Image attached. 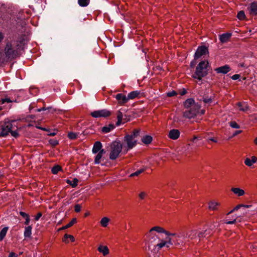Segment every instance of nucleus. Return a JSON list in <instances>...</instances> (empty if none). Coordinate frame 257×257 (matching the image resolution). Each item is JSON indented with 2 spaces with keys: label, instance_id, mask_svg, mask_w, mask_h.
<instances>
[{
  "label": "nucleus",
  "instance_id": "1",
  "mask_svg": "<svg viewBox=\"0 0 257 257\" xmlns=\"http://www.w3.org/2000/svg\"><path fill=\"white\" fill-rule=\"evenodd\" d=\"M21 41L16 37L10 38L5 42L3 54L0 58V62L4 63L12 61L20 55Z\"/></svg>",
  "mask_w": 257,
  "mask_h": 257
},
{
  "label": "nucleus",
  "instance_id": "2",
  "mask_svg": "<svg viewBox=\"0 0 257 257\" xmlns=\"http://www.w3.org/2000/svg\"><path fill=\"white\" fill-rule=\"evenodd\" d=\"M156 233L157 232L155 226L151 228L149 231L146 234L145 247L146 249L151 252L160 250L164 247L167 248V244H169L167 240H160Z\"/></svg>",
  "mask_w": 257,
  "mask_h": 257
},
{
  "label": "nucleus",
  "instance_id": "3",
  "mask_svg": "<svg viewBox=\"0 0 257 257\" xmlns=\"http://www.w3.org/2000/svg\"><path fill=\"white\" fill-rule=\"evenodd\" d=\"M140 132L139 130H135L132 134L126 135L124 137L122 145L123 150L125 152L133 149L137 145V138L139 136Z\"/></svg>",
  "mask_w": 257,
  "mask_h": 257
},
{
  "label": "nucleus",
  "instance_id": "4",
  "mask_svg": "<svg viewBox=\"0 0 257 257\" xmlns=\"http://www.w3.org/2000/svg\"><path fill=\"white\" fill-rule=\"evenodd\" d=\"M167 242L169 243L167 244V248L174 244L175 245H183L186 244L188 241L185 235V231H183L178 233H175L174 236L168 238Z\"/></svg>",
  "mask_w": 257,
  "mask_h": 257
},
{
  "label": "nucleus",
  "instance_id": "5",
  "mask_svg": "<svg viewBox=\"0 0 257 257\" xmlns=\"http://www.w3.org/2000/svg\"><path fill=\"white\" fill-rule=\"evenodd\" d=\"M209 63L207 61H202L196 68L195 73L193 75V77L199 80L205 77L208 74V67Z\"/></svg>",
  "mask_w": 257,
  "mask_h": 257
},
{
  "label": "nucleus",
  "instance_id": "6",
  "mask_svg": "<svg viewBox=\"0 0 257 257\" xmlns=\"http://www.w3.org/2000/svg\"><path fill=\"white\" fill-rule=\"evenodd\" d=\"M110 147L109 158L110 160H114L118 157L123 149L122 145L120 142L114 141L111 144Z\"/></svg>",
  "mask_w": 257,
  "mask_h": 257
},
{
  "label": "nucleus",
  "instance_id": "7",
  "mask_svg": "<svg viewBox=\"0 0 257 257\" xmlns=\"http://www.w3.org/2000/svg\"><path fill=\"white\" fill-rule=\"evenodd\" d=\"M204 113V110H200V105H195L194 107L185 111L183 112V116L187 118L191 119L195 117L199 114H203Z\"/></svg>",
  "mask_w": 257,
  "mask_h": 257
},
{
  "label": "nucleus",
  "instance_id": "8",
  "mask_svg": "<svg viewBox=\"0 0 257 257\" xmlns=\"http://www.w3.org/2000/svg\"><path fill=\"white\" fill-rule=\"evenodd\" d=\"M14 121V120L5 121L0 123V137H6L9 135L12 129V123Z\"/></svg>",
  "mask_w": 257,
  "mask_h": 257
},
{
  "label": "nucleus",
  "instance_id": "9",
  "mask_svg": "<svg viewBox=\"0 0 257 257\" xmlns=\"http://www.w3.org/2000/svg\"><path fill=\"white\" fill-rule=\"evenodd\" d=\"M91 115L95 118L106 117L110 115L111 112L107 109L95 110L91 112Z\"/></svg>",
  "mask_w": 257,
  "mask_h": 257
},
{
  "label": "nucleus",
  "instance_id": "10",
  "mask_svg": "<svg viewBox=\"0 0 257 257\" xmlns=\"http://www.w3.org/2000/svg\"><path fill=\"white\" fill-rule=\"evenodd\" d=\"M208 54V48L205 46H199L196 51L194 55V60L201 58Z\"/></svg>",
  "mask_w": 257,
  "mask_h": 257
},
{
  "label": "nucleus",
  "instance_id": "11",
  "mask_svg": "<svg viewBox=\"0 0 257 257\" xmlns=\"http://www.w3.org/2000/svg\"><path fill=\"white\" fill-rule=\"evenodd\" d=\"M157 229V232L158 233H164L166 236L165 240H168V238L173 237L175 233H171L169 231L166 230L163 227L159 226H156Z\"/></svg>",
  "mask_w": 257,
  "mask_h": 257
},
{
  "label": "nucleus",
  "instance_id": "12",
  "mask_svg": "<svg viewBox=\"0 0 257 257\" xmlns=\"http://www.w3.org/2000/svg\"><path fill=\"white\" fill-rule=\"evenodd\" d=\"M114 97L117 100L118 103L121 105H123L128 101L127 97L122 93H118Z\"/></svg>",
  "mask_w": 257,
  "mask_h": 257
},
{
  "label": "nucleus",
  "instance_id": "13",
  "mask_svg": "<svg viewBox=\"0 0 257 257\" xmlns=\"http://www.w3.org/2000/svg\"><path fill=\"white\" fill-rule=\"evenodd\" d=\"M257 162V157L255 156H252L250 158L247 157L244 160V164L250 168H252L253 164Z\"/></svg>",
  "mask_w": 257,
  "mask_h": 257
},
{
  "label": "nucleus",
  "instance_id": "14",
  "mask_svg": "<svg viewBox=\"0 0 257 257\" xmlns=\"http://www.w3.org/2000/svg\"><path fill=\"white\" fill-rule=\"evenodd\" d=\"M220 206V203L215 200H212L208 202V208L211 211L218 210Z\"/></svg>",
  "mask_w": 257,
  "mask_h": 257
},
{
  "label": "nucleus",
  "instance_id": "15",
  "mask_svg": "<svg viewBox=\"0 0 257 257\" xmlns=\"http://www.w3.org/2000/svg\"><path fill=\"white\" fill-rule=\"evenodd\" d=\"M197 232L196 230H190L189 231H185V235L187 241L194 239H196L198 236H197Z\"/></svg>",
  "mask_w": 257,
  "mask_h": 257
},
{
  "label": "nucleus",
  "instance_id": "16",
  "mask_svg": "<svg viewBox=\"0 0 257 257\" xmlns=\"http://www.w3.org/2000/svg\"><path fill=\"white\" fill-rule=\"evenodd\" d=\"M180 133L178 130L172 129L168 134V137L172 140H177L180 137Z\"/></svg>",
  "mask_w": 257,
  "mask_h": 257
},
{
  "label": "nucleus",
  "instance_id": "17",
  "mask_svg": "<svg viewBox=\"0 0 257 257\" xmlns=\"http://www.w3.org/2000/svg\"><path fill=\"white\" fill-rule=\"evenodd\" d=\"M231 69L229 65H225L223 66L219 67L215 69L217 73L226 74L230 71Z\"/></svg>",
  "mask_w": 257,
  "mask_h": 257
},
{
  "label": "nucleus",
  "instance_id": "18",
  "mask_svg": "<svg viewBox=\"0 0 257 257\" xmlns=\"http://www.w3.org/2000/svg\"><path fill=\"white\" fill-rule=\"evenodd\" d=\"M230 190L237 197L243 196L245 194L244 190L238 187H232Z\"/></svg>",
  "mask_w": 257,
  "mask_h": 257
},
{
  "label": "nucleus",
  "instance_id": "19",
  "mask_svg": "<svg viewBox=\"0 0 257 257\" xmlns=\"http://www.w3.org/2000/svg\"><path fill=\"white\" fill-rule=\"evenodd\" d=\"M102 144L100 142L97 141L95 142V143L93 145L92 152L93 154H96L99 151H101L102 150H103L102 148Z\"/></svg>",
  "mask_w": 257,
  "mask_h": 257
},
{
  "label": "nucleus",
  "instance_id": "20",
  "mask_svg": "<svg viewBox=\"0 0 257 257\" xmlns=\"http://www.w3.org/2000/svg\"><path fill=\"white\" fill-rule=\"evenodd\" d=\"M249 13L252 15H257V2H253L250 4L249 7L248 8Z\"/></svg>",
  "mask_w": 257,
  "mask_h": 257
},
{
  "label": "nucleus",
  "instance_id": "21",
  "mask_svg": "<svg viewBox=\"0 0 257 257\" xmlns=\"http://www.w3.org/2000/svg\"><path fill=\"white\" fill-rule=\"evenodd\" d=\"M195 105H199L195 103V101L193 98H188L184 102V106L186 108H190L194 107Z\"/></svg>",
  "mask_w": 257,
  "mask_h": 257
},
{
  "label": "nucleus",
  "instance_id": "22",
  "mask_svg": "<svg viewBox=\"0 0 257 257\" xmlns=\"http://www.w3.org/2000/svg\"><path fill=\"white\" fill-rule=\"evenodd\" d=\"M98 251L101 253L104 256L109 254V251L108 247L105 245H100L97 248Z\"/></svg>",
  "mask_w": 257,
  "mask_h": 257
},
{
  "label": "nucleus",
  "instance_id": "23",
  "mask_svg": "<svg viewBox=\"0 0 257 257\" xmlns=\"http://www.w3.org/2000/svg\"><path fill=\"white\" fill-rule=\"evenodd\" d=\"M105 153L104 150H102L99 152L96 153L97 155L95 157L94 163L95 164H98L100 163L102 156Z\"/></svg>",
  "mask_w": 257,
  "mask_h": 257
},
{
  "label": "nucleus",
  "instance_id": "24",
  "mask_svg": "<svg viewBox=\"0 0 257 257\" xmlns=\"http://www.w3.org/2000/svg\"><path fill=\"white\" fill-rule=\"evenodd\" d=\"M211 233L210 229H206L205 230L200 231L197 235L198 238L200 240L203 237H208Z\"/></svg>",
  "mask_w": 257,
  "mask_h": 257
},
{
  "label": "nucleus",
  "instance_id": "25",
  "mask_svg": "<svg viewBox=\"0 0 257 257\" xmlns=\"http://www.w3.org/2000/svg\"><path fill=\"white\" fill-rule=\"evenodd\" d=\"M231 37V34L228 33L222 34L219 36V40L221 43L228 42Z\"/></svg>",
  "mask_w": 257,
  "mask_h": 257
},
{
  "label": "nucleus",
  "instance_id": "26",
  "mask_svg": "<svg viewBox=\"0 0 257 257\" xmlns=\"http://www.w3.org/2000/svg\"><path fill=\"white\" fill-rule=\"evenodd\" d=\"M32 227L30 225L25 227L24 235L25 238H31L32 235Z\"/></svg>",
  "mask_w": 257,
  "mask_h": 257
},
{
  "label": "nucleus",
  "instance_id": "27",
  "mask_svg": "<svg viewBox=\"0 0 257 257\" xmlns=\"http://www.w3.org/2000/svg\"><path fill=\"white\" fill-rule=\"evenodd\" d=\"M140 94V92L139 91H133L131 92H130L127 97L128 98V101L130 100V99H133L136 97H137Z\"/></svg>",
  "mask_w": 257,
  "mask_h": 257
},
{
  "label": "nucleus",
  "instance_id": "28",
  "mask_svg": "<svg viewBox=\"0 0 257 257\" xmlns=\"http://www.w3.org/2000/svg\"><path fill=\"white\" fill-rule=\"evenodd\" d=\"M237 106L240 111H245L248 109V105L245 102H238Z\"/></svg>",
  "mask_w": 257,
  "mask_h": 257
},
{
  "label": "nucleus",
  "instance_id": "29",
  "mask_svg": "<svg viewBox=\"0 0 257 257\" xmlns=\"http://www.w3.org/2000/svg\"><path fill=\"white\" fill-rule=\"evenodd\" d=\"M9 227H5L0 231V240L2 241L5 237L7 232L8 231Z\"/></svg>",
  "mask_w": 257,
  "mask_h": 257
},
{
  "label": "nucleus",
  "instance_id": "30",
  "mask_svg": "<svg viewBox=\"0 0 257 257\" xmlns=\"http://www.w3.org/2000/svg\"><path fill=\"white\" fill-rule=\"evenodd\" d=\"M122 117H123L122 113L120 111H118L117 112V121L116 122L117 125H119L121 123H124V122L122 121Z\"/></svg>",
  "mask_w": 257,
  "mask_h": 257
},
{
  "label": "nucleus",
  "instance_id": "31",
  "mask_svg": "<svg viewBox=\"0 0 257 257\" xmlns=\"http://www.w3.org/2000/svg\"><path fill=\"white\" fill-rule=\"evenodd\" d=\"M142 141L145 144H150L152 141V137L150 136H145L142 139Z\"/></svg>",
  "mask_w": 257,
  "mask_h": 257
},
{
  "label": "nucleus",
  "instance_id": "32",
  "mask_svg": "<svg viewBox=\"0 0 257 257\" xmlns=\"http://www.w3.org/2000/svg\"><path fill=\"white\" fill-rule=\"evenodd\" d=\"M114 128V126L112 124H109L107 126H103L102 128V132L104 133H107L110 132L111 130Z\"/></svg>",
  "mask_w": 257,
  "mask_h": 257
},
{
  "label": "nucleus",
  "instance_id": "33",
  "mask_svg": "<svg viewBox=\"0 0 257 257\" xmlns=\"http://www.w3.org/2000/svg\"><path fill=\"white\" fill-rule=\"evenodd\" d=\"M109 221V219L108 217H104L100 220V224L102 227H105L108 225Z\"/></svg>",
  "mask_w": 257,
  "mask_h": 257
},
{
  "label": "nucleus",
  "instance_id": "34",
  "mask_svg": "<svg viewBox=\"0 0 257 257\" xmlns=\"http://www.w3.org/2000/svg\"><path fill=\"white\" fill-rule=\"evenodd\" d=\"M89 3L90 0H78V4L81 7H87Z\"/></svg>",
  "mask_w": 257,
  "mask_h": 257
},
{
  "label": "nucleus",
  "instance_id": "35",
  "mask_svg": "<svg viewBox=\"0 0 257 257\" xmlns=\"http://www.w3.org/2000/svg\"><path fill=\"white\" fill-rule=\"evenodd\" d=\"M76 222H77L76 218H74L67 224H66L65 226L62 227V229H66V228H69L71 226H72L73 224H74L75 223H76Z\"/></svg>",
  "mask_w": 257,
  "mask_h": 257
},
{
  "label": "nucleus",
  "instance_id": "36",
  "mask_svg": "<svg viewBox=\"0 0 257 257\" xmlns=\"http://www.w3.org/2000/svg\"><path fill=\"white\" fill-rule=\"evenodd\" d=\"M241 207H247V205H244L243 204H238L237 206H236L235 207H234L231 211H230L229 212L227 213V215L228 216L230 214L233 213L235 211L237 210L238 209H239Z\"/></svg>",
  "mask_w": 257,
  "mask_h": 257
},
{
  "label": "nucleus",
  "instance_id": "37",
  "mask_svg": "<svg viewBox=\"0 0 257 257\" xmlns=\"http://www.w3.org/2000/svg\"><path fill=\"white\" fill-rule=\"evenodd\" d=\"M61 170V168L60 166L56 165L51 169V172L53 174H57Z\"/></svg>",
  "mask_w": 257,
  "mask_h": 257
},
{
  "label": "nucleus",
  "instance_id": "38",
  "mask_svg": "<svg viewBox=\"0 0 257 257\" xmlns=\"http://www.w3.org/2000/svg\"><path fill=\"white\" fill-rule=\"evenodd\" d=\"M78 134L73 132H70L68 134V137L71 140H74L77 138Z\"/></svg>",
  "mask_w": 257,
  "mask_h": 257
},
{
  "label": "nucleus",
  "instance_id": "39",
  "mask_svg": "<svg viewBox=\"0 0 257 257\" xmlns=\"http://www.w3.org/2000/svg\"><path fill=\"white\" fill-rule=\"evenodd\" d=\"M237 18L240 20H243L245 19V15L243 11H239L237 15Z\"/></svg>",
  "mask_w": 257,
  "mask_h": 257
},
{
  "label": "nucleus",
  "instance_id": "40",
  "mask_svg": "<svg viewBox=\"0 0 257 257\" xmlns=\"http://www.w3.org/2000/svg\"><path fill=\"white\" fill-rule=\"evenodd\" d=\"M48 110L49 111H50L52 113H53L56 111V109L53 108L52 107H48L47 108H46L45 107H43L42 108L38 109V111H41L42 110Z\"/></svg>",
  "mask_w": 257,
  "mask_h": 257
},
{
  "label": "nucleus",
  "instance_id": "41",
  "mask_svg": "<svg viewBox=\"0 0 257 257\" xmlns=\"http://www.w3.org/2000/svg\"><path fill=\"white\" fill-rule=\"evenodd\" d=\"M148 196V193L145 191H142L139 194V197L141 200L145 199Z\"/></svg>",
  "mask_w": 257,
  "mask_h": 257
},
{
  "label": "nucleus",
  "instance_id": "42",
  "mask_svg": "<svg viewBox=\"0 0 257 257\" xmlns=\"http://www.w3.org/2000/svg\"><path fill=\"white\" fill-rule=\"evenodd\" d=\"M229 125L234 128H239L240 125L238 124L235 121H230L229 122Z\"/></svg>",
  "mask_w": 257,
  "mask_h": 257
},
{
  "label": "nucleus",
  "instance_id": "43",
  "mask_svg": "<svg viewBox=\"0 0 257 257\" xmlns=\"http://www.w3.org/2000/svg\"><path fill=\"white\" fill-rule=\"evenodd\" d=\"M144 171V170L143 169H139L138 170H137V171H136L135 172L132 173L131 174L130 176L131 177H133V176H139L140 174H141L142 173H143V172Z\"/></svg>",
  "mask_w": 257,
  "mask_h": 257
},
{
  "label": "nucleus",
  "instance_id": "44",
  "mask_svg": "<svg viewBox=\"0 0 257 257\" xmlns=\"http://www.w3.org/2000/svg\"><path fill=\"white\" fill-rule=\"evenodd\" d=\"M237 218V217L236 216H233L232 217V220H228L227 219H226L225 220V223L227 224H232L236 222V219Z\"/></svg>",
  "mask_w": 257,
  "mask_h": 257
},
{
  "label": "nucleus",
  "instance_id": "45",
  "mask_svg": "<svg viewBox=\"0 0 257 257\" xmlns=\"http://www.w3.org/2000/svg\"><path fill=\"white\" fill-rule=\"evenodd\" d=\"M81 206L80 204H76L74 206V210L76 212H79L81 211Z\"/></svg>",
  "mask_w": 257,
  "mask_h": 257
},
{
  "label": "nucleus",
  "instance_id": "46",
  "mask_svg": "<svg viewBox=\"0 0 257 257\" xmlns=\"http://www.w3.org/2000/svg\"><path fill=\"white\" fill-rule=\"evenodd\" d=\"M177 95V93L174 90H173L172 91H170V92H168L167 94V95L168 96V97H172V96H175Z\"/></svg>",
  "mask_w": 257,
  "mask_h": 257
},
{
  "label": "nucleus",
  "instance_id": "47",
  "mask_svg": "<svg viewBox=\"0 0 257 257\" xmlns=\"http://www.w3.org/2000/svg\"><path fill=\"white\" fill-rule=\"evenodd\" d=\"M11 102V100L9 98L2 99L0 100V102H1L2 104H4V103H5L6 102L9 103V102Z\"/></svg>",
  "mask_w": 257,
  "mask_h": 257
},
{
  "label": "nucleus",
  "instance_id": "48",
  "mask_svg": "<svg viewBox=\"0 0 257 257\" xmlns=\"http://www.w3.org/2000/svg\"><path fill=\"white\" fill-rule=\"evenodd\" d=\"M11 135L12 136L14 137L15 138H17L19 136V133L17 131H13L12 130L10 132Z\"/></svg>",
  "mask_w": 257,
  "mask_h": 257
},
{
  "label": "nucleus",
  "instance_id": "49",
  "mask_svg": "<svg viewBox=\"0 0 257 257\" xmlns=\"http://www.w3.org/2000/svg\"><path fill=\"white\" fill-rule=\"evenodd\" d=\"M65 238H68L71 242H73L75 240L74 236L71 235L65 234Z\"/></svg>",
  "mask_w": 257,
  "mask_h": 257
},
{
  "label": "nucleus",
  "instance_id": "50",
  "mask_svg": "<svg viewBox=\"0 0 257 257\" xmlns=\"http://www.w3.org/2000/svg\"><path fill=\"white\" fill-rule=\"evenodd\" d=\"M78 180L76 178H74L73 180V183L71 184L72 187H75L77 185Z\"/></svg>",
  "mask_w": 257,
  "mask_h": 257
},
{
  "label": "nucleus",
  "instance_id": "51",
  "mask_svg": "<svg viewBox=\"0 0 257 257\" xmlns=\"http://www.w3.org/2000/svg\"><path fill=\"white\" fill-rule=\"evenodd\" d=\"M50 143L53 146H56L58 144V141L56 140H50L49 141Z\"/></svg>",
  "mask_w": 257,
  "mask_h": 257
},
{
  "label": "nucleus",
  "instance_id": "52",
  "mask_svg": "<svg viewBox=\"0 0 257 257\" xmlns=\"http://www.w3.org/2000/svg\"><path fill=\"white\" fill-rule=\"evenodd\" d=\"M42 216V214L41 212H38L37 215L35 216V219L36 221L39 220L40 218Z\"/></svg>",
  "mask_w": 257,
  "mask_h": 257
},
{
  "label": "nucleus",
  "instance_id": "53",
  "mask_svg": "<svg viewBox=\"0 0 257 257\" xmlns=\"http://www.w3.org/2000/svg\"><path fill=\"white\" fill-rule=\"evenodd\" d=\"M203 101L206 103H211L212 99L211 98H203Z\"/></svg>",
  "mask_w": 257,
  "mask_h": 257
},
{
  "label": "nucleus",
  "instance_id": "54",
  "mask_svg": "<svg viewBox=\"0 0 257 257\" xmlns=\"http://www.w3.org/2000/svg\"><path fill=\"white\" fill-rule=\"evenodd\" d=\"M20 214L23 217H25V218L29 217V215L27 214L26 213L24 212L21 211L20 212Z\"/></svg>",
  "mask_w": 257,
  "mask_h": 257
},
{
  "label": "nucleus",
  "instance_id": "55",
  "mask_svg": "<svg viewBox=\"0 0 257 257\" xmlns=\"http://www.w3.org/2000/svg\"><path fill=\"white\" fill-rule=\"evenodd\" d=\"M186 93H187V91L184 88H183L182 90L180 91L179 92V93L181 96L185 95Z\"/></svg>",
  "mask_w": 257,
  "mask_h": 257
},
{
  "label": "nucleus",
  "instance_id": "56",
  "mask_svg": "<svg viewBox=\"0 0 257 257\" xmlns=\"http://www.w3.org/2000/svg\"><path fill=\"white\" fill-rule=\"evenodd\" d=\"M242 131L241 130H238V131H236L232 135V137H234L235 136H236V135L240 134L242 133Z\"/></svg>",
  "mask_w": 257,
  "mask_h": 257
},
{
  "label": "nucleus",
  "instance_id": "57",
  "mask_svg": "<svg viewBox=\"0 0 257 257\" xmlns=\"http://www.w3.org/2000/svg\"><path fill=\"white\" fill-rule=\"evenodd\" d=\"M240 77V75L239 74H234L233 75L232 77H231V78L233 79V80H237Z\"/></svg>",
  "mask_w": 257,
  "mask_h": 257
},
{
  "label": "nucleus",
  "instance_id": "58",
  "mask_svg": "<svg viewBox=\"0 0 257 257\" xmlns=\"http://www.w3.org/2000/svg\"><path fill=\"white\" fill-rule=\"evenodd\" d=\"M30 217H28L27 218H26L25 219V221L24 222V224L26 225H28L30 223Z\"/></svg>",
  "mask_w": 257,
  "mask_h": 257
},
{
  "label": "nucleus",
  "instance_id": "59",
  "mask_svg": "<svg viewBox=\"0 0 257 257\" xmlns=\"http://www.w3.org/2000/svg\"><path fill=\"white\" fill-rule=\"evenodd\" d=\"M209 141H212L214 143H216L217 142V140L216 139L214 138H209L207 139V142H208Z\"/></svg>",
  "mask_w": 257,
  "mask_h": 257
},
{
  "label": "nucleus",
  "instance_id": "60",
  "mask_svg": "<svg viewBox=\"0 0 257 257\" xmlns=\"http://www.w3.org/2000/svg\"><path fill=\"white\" fill-rule=\"evenodd\" d=\"M8 257H17V255L14 252H11L10 253Z\"/></svg>",
  "mask_w": 257,
  "mask_h": 257
},
{
  "label": "nucleus",
  "instance_id": "61",
  "mask_svg": "<svg viewBox=\"0 0 257 257\" xmlns=\"http://www.w3.org/2000/svg\"><path fill=\"white\" fill-rule=\"evenodd\" d=\"M68 239H69L68 238H65V234L62 241H63V242H64L65 243H68L69 242Z\"/></svg>",
  "mask_w": 257,
  "mask_h": 257
},
{
  "label": "nucleus",
  "instance_id": "62",
  "mask_svg": "<svg viewBox=\"0 0 257 257\" xmlns=\"http://www.w3.org/2000/svg\"><path fill=\"white\" fill-rule=\"evenodd\" d=\"M4 38V36L3 33L0 32V43L2 42Z\"/></svg>",
  "mask_w": 257,
  "mask_h": 257
},
{
  "label": "nucleus",
  "instance_id": "63",
  "mask_svg": "<svg viewBox=\"0 0 257 257\" xmlns=\"http://www.w3.org/2000/svg\"><path fill=\"white\" fill-rule=\"evenodd\" d=\"M195 62L193 61H192L190 63V67L193 68L195 66Z\"/></svg>",
  "mask_w": 257,
  "mask_h": 257
},
{
  "label": "nucleus",
  "instance_id": "64",
  "mask_svg": "<svg viewBox=\"0 0 257 257\" xmlns=\"http://www.w3.org/2000/svg\"><path fill=\"white\" fill-rule=\"evenodd\" d=\"M253 142L255 145H257V137L254 139Z\"/></svg>",
  "mask_w": 257,
  "mask_h": 257
}]
</instances>
